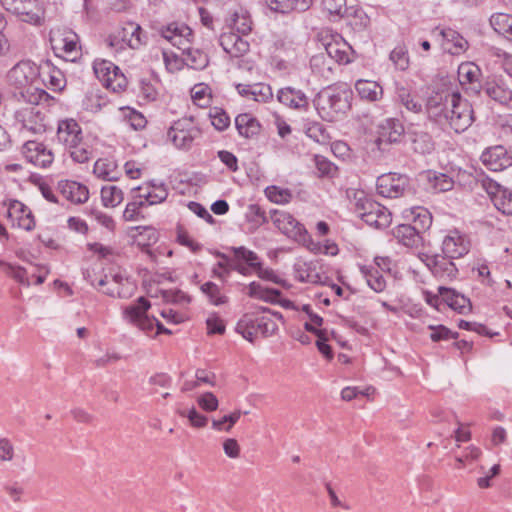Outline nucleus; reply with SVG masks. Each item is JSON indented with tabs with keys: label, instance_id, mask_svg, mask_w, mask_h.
I'll return each instance as SVG.
<instances>
[{
	"label": "nucleus",
	"instance_id": "42",
	"mask_svg": "<svg viewBox=\"0 0 512 512\" xmlns=\"http://www.w3.org/2000/svg\"><path fill=\"white\" fill-rule=\"evenodd\" d=\"M93 69L97 78L107 86L111 81V71L115 69L114 63L107 60H97L93 64Z\"/></svg>",
	"mask_w": 512,
	"mask_h": 512
},
{
	"label": "nucleus",
	"instance_id": "46",
	"mask_svg": "<svg viewBox=\"0 0 512 512\" xmlns=\"http://www.w3.org/2000/svg\"><path fill=\"white\" fill-rule=\"evenodd\" d=\"M458 77L462 85L474 84L478 79V68L471 64H462L458 69Z\"/></svg>",
	"mask_w": 512,
	"mask_h": 512
},
{
	"label": "nucleus",
	"instance_id": "63",
	"mask_svg": "<svg viewBox=\"0 0 512 512\" xmlns=\"http://www.w3.org/2000/svg\"><path fill=\"white\" fill-rule=\"evenodd\" d=\"M321 4L330 15L341 16L345 11L346 0H322Z\"/></svg>",
	"mask_w": 512,
	"mask_h": 512
},
{
	"label": "nucleus",
	"instance_id": "55",
	"mask_svg": "<svg viewBox=\"0 0 512 512\" xmlns=\"http://www.w3.org/2000/svg\"><path fill=\"white\" fill-rule=\"evenodd\" d=\"M433 148L431 138L426 133L417 134L413 139V150L419 154L429 153Z\"/></svg>",
	"mask_w": 512,
	"mask_h": 512
},
{
	"label": "nucleus",
	"instance_id": "4",
	"mask_svg": "<svg viewBox=\"0 0 512 512\" xmlns=\"http://www.w3.org/2000/svg\"><path fill=\"white\" fill-rule=\"evenodd\" d=\"M356 212L369 226L384 229L391 224V212L380 203L367 197H360L356 202Z\"/></svg>",
	"mask_w": 512,
	"mask_h": 512
},
{
	"label": "nucleus",
	"instance_id": "59",
	"mask_svg": "<svg viewBox=\"0 0 512 512\" xmlns=\"http://www.w3.org/2000/svg\"><path fill=\"white\" fill-rule=\"evenodd\" d=\"M272 96V90L269 85L263 83L253 84L252 99L254 101L267 102Z\"/></svg>",
	"mask_w": 512,
	"mask_h": 512
},
{
	"label": "nucleus",
	"instance_id": "52",
	"mask_svg": "<svg viewBox=\"0 0 512 512\" xmlns=\"http://www.w3.org/2000/svg\"><path fill=\"white\" fill-rule=\"evenodd\" d=\"M314 161L320 177H332L337 171V167L323 156L316 155Z\"/></svg>",
	"mask_w": 512,
	"mask_h": 512
},
{
	"label": "nucleus",
	"instance_id": "11",
	"mask_svg": "<svg viewBox=\"0 0 512 512\" xmlns=\"http://www.w3.org/2000/svg\"><path fill=\"white\" fill-rule=\"evenodd\" d=\"M22 153L28 162L41 168L50 166L54 159L53 153L44 144L31 140L23 145Z\"/></svg>",
	"mask_w": 512,
	"mask_h": 512
},
{
	"label": "nucleus",
	"instance_id": "2",
	"mask_svg": "<svg viewBox=\"0 0 512 512\" xmlns=\"http://www.w3.org/2000/svg\"><path fill=\"white\" fill-rule=\"evenodd\" d=\"M47 96L44 90H40L37 94H31L24 101L25 106L15 111L14 117L21 131L31 134H42L46 131V114L43 108L39 107L40 100Z\"/></svg>",
	"mask_w": 512,
	"mask_h": 512
},
{
	"label": "nucleus",
	"instance_id": "60",
	"mask_svg": "<svg viewBox=\"0 0 512 512\" xmlns=\"http://www.w3.org/2000/svg\"><path fill=\"white\" fill-rule=\"evenodd\" d=\"M429 328L433 331L430 335V338L434 341L446 340L449 338H458V332H452L450 329L443 325L439 326H429Z\"/></svg>",
	"mask_w": 512,
	"mask_h": 512
},
{
	"label": "nucleus",
	"instance_id": "45",
	"mask_svg": "<svg viewBox=\"0 0 512 512\" xmlns=\"http://www.w3.org/2000/svg\"><path fill=\"white\" fill-rule=\"evenodd\" d=\"M162 298L167 303L185 305L191 302V297L181 290H162Z\"/></svg>",
	"mask_w": 512,
	"mask_h": 512
},
{
	"label": "nucleus",
	"instance_id": "57",
	"mask_svg": "<svg viewBox=\"0 0 512 512\" xmlns=\"http://www.w3.org/2000/svg\"><path fill=\"white\" fill-rule=\"evenodd\" d=\"M257 330H259L263 337H269L275 334L278 330L277 324L269 317L256 318Z\"/></svg>",
	"mask_w": 512,
	"mask_h": 512
},
{
	"label": "nucleus",
	"instance_id": "61",
	"mask_svg": "<svg viewBox=\"0 0 512 512\" xmlns=\"http://www.w3.org/2000/svg\"><path fill=\"white\" fill-rule=\"evenodd\" d=\"M197 403L203 410L207 412L217 410L219 404L217 397L211 392H206L199 396Z\"/></svg>",
	"mask_w": 512,
	"mask_h": 512
},
{
	"label": "nucleus",
	"instance_id": "44",
	"mask_svg": "<svg viewBox=\"0 0 512 512\" xmlns=\"http://www.w3.org/2000/svg\"><path fill=\"white\" fill-rule=\"evenodd\" d=\"M320 99L325 101L328 107L335 112L343 111L346 107V101L342 98L340 93L324 91L320 95Z\"/></svg>",
	"mask_w": 512,
	"mask_h": 512
},
{
	"label": "nucleus",
	"instance_id": "12",
	"mask_svg": "<svg viewBox=\"0 0 512 512\" xmlns=\"http://www.w3.org/2000/svg\"><path fill=\"white\" fill-rule=\"evenodd\" d=\"M57 140L65 147H74L82 140V130L74 119L61 120L57 128Z\"/></svg>",
	"mask_w": 512,
	"mask_h": 512
},
{
	"label": "nucleus",
	"instance_id": "31",
	"mask_svg": "<svg viewBox=\"0 0 512 512\" xmlns=\"http://www.w3.org/2000/svg\"><path fill=\"white\" fill-rule=\"evenodd\" d=\"M194 381H185L182 386V391L187 392L194 390L200 386L201 383L208 384L210 386H215V374L209 373L206 370L198 369L195 373Z\"/></svg>",
	"mask_w": 512,
	"mask_h": 512
},
{
	"label": "nucleus",
	"instance_id": "32",
	"mask_svg": "<svg viewBox=\"0 0 512 512\" xmlns=\"http://www.w3.org/2000/svg\"><path fill=\"white\" fill-rule=\"evenodd\" d=\"M411 214L413 215V225L421 234L430 228L432 224L431 213L423 208L417 207L412 209Z\"/></svg>",
	"mask_w": 512,
	"mask_h": 512
},
{
	"label": "nucleus",
	"instance_id": "29",
	"mask_svg": "<svg viewBox=\"0 0 512 512\" xmlns=\"http://www.w3.org/2000/svg\"><path fill=\"white\" fill-rule=\"evenodd\" d=\"M30 5V1H20V3L14 7L13 12L17 15H21L23 17V21L37 23L42 18L43 10L39 6H36L35 9H32L29 7Z\"/></svg>",
	"mask_w": 512,
	"mask_h": 512
},
{
	"label": "nucleus",
	"instance_id": "58",
	"mask_svg": "<svg viewBox=\"0 0 512 512\" xmlns=\"http://www.w3.org/2000/svg\"><path fill=\"white\" fill-rule=\"evenodd\" d=\"M1 265H4L7 268V273L13 277L17 282L22 285L29 286L30 281L27 276V272L23 267L14 266L12 264L0 262Z\"/></svg>",
	"mask_w": 512,
	"mask_h": 512
},
{
	"label": "nucleus",
	"instance_id": "28",
	"mask_svg": "<svg viewBox=\"0 0 512 512\" xmlns=\"http://www.w3.org/2000/svg\"><path fill=\"white\" fill-rule=\"evenodd\" d=\"M396 98L408 111L413 113H420L422 111L421 102L412 95L408 88L404 86H397Z\"/></svg>",
	"mask_w": 512,
	"mask_h": 512
},
{
	"label": "nucleus",
	"instance_id": "8",
	"mask_svg": "<svg viewBox=\"0 0 512 512\" xmlns=\"http://www.w3.org/2000/svg\"><path fill=\"white\" fill-rule=\"evenodd\" d=\"M408 186V178L393 173L383 174L377 178L378 194L387 198H398L404 194Z\"/></svg>",
	"mask_w": 512,
	"mask_h": 512
},
{
	"label": "nucleus",
	"instance_id": "13",
	"mask_svg": "<svg viewBox=\"0 0 512 512\" xmlns=\"http://www.w3.org/2000/svg\"><path fill=\"white\" fill-rule=\"evenodd\" d=\"M483 164L491 171H501L512 164L503 146L488 148L481 156Z\"/></svg>",
	"mask_w": 512,
	"mask_h": 512
},
{
	"label": "nucleus",
	"instance_id": "24",
	"mask_svg": "<svg viewBox=\"0 0 512 512\" xmlns=\"http://www.w3.org/2000/svg\"><path fill=\"white\" fill-rule=\"evenodd\" d=\"M248 295L252 298H257L265 302L275 304L277 298L281 295V291L272 288H265L258 282H251L248 286Z\"/></svg>",
	"mask_w": 512,
	"mask_h": 512
},
{
	"label": "nucleus",
	"instance_id": "19",
	"mask_svg": "<svg viewBox=\"0 0 512 512\" xmlns=\"http://www.w3.org/2000/svg\"><path fill=\"white\" fill-rule=\"evenodd\" d=\"M440 34L444 39V49L450 54L457 55L467 49L468 41L455 30L451 28L442 29Z\"/></svg>",
	"mask_w": 512,
	"mask_h": 512
},
{
	"label": "nucleus",
	"instance_id": "34",
	"mask_svg": "<svg viewBox=\"0 0 512 512\" xmlns=\"http://www.w3.org/2000/svg\"><path fill=\"white\" fill-rule=\"evenodd\" d=\"M101 199L106 207H115L123 201V192L117 186H104L101 189Z\"/></svg>",
	"mask_w": 512,
	"mask_h": 512
},
{
	"label": "nucleus",
	"instance_id": "20",
	"mask_svg": "<svg viewBox=\"0 0 512 512\" xmlns=\"http://www.w3.org/2000/svg\"><path fill=\"white\" fill-rule=\"evenodd\" d=\"M235 125L239 134L246 138H251L260 132L259 122L249 114L238 115Z\"/></svg>",
	"mask_w": 512,
	"mask_h": 512
},
{
	"label": "nucleus",
	"instance_id": "10",
	"mask_svg": "<svg viewBox=\"0 0 512 512\" xmlns=\"http://www.w3.org/2000/svg\"><path fill=\"white\" fill-rule=\"evenodd\" d=\"M150 308L149 301L144 297H139L137 304L125 308L124 318L137 325L141 330L149 332L155 325V319H150L146 312Z\"/></svg>",
	"mask_w": 512,
	"mask_h": 512
},
{
	"label": "nucleus",
	"instance_id": "38",
	"mask_svg": "<svg viewBox=\"0 0 512 512\" xmlns=\"http://www.w3.org/2000/svg\"><path fill=\"white\" fill-rule=\"evenodd\" d=\"M13 210L19 211L22 213V215L19 217V222H18L19 227H21L27 231L32 230L34 228V226H35L34 218L32 217L30 211H28L26 213V209L22 203L15 201L13 204H11L9 211H8L9 216L12 215Z\"/></svg>",
	"mask_w": 512,
	"mask_h": 512
},
{
	"label": "nucleus",
	"instance_id": "40",
	"mask_svg": "<svg viewBox=\"0 0 512 512\" xmlns=\"http://www.w3.org/2000/svg\"><path fill=\"white\" fill-rule=\"evenodd\" d=\"M268 199L276 204H287L292 199V192L287 188L269 186L265 190Z\"/></svg>",
	"mask_w": 512,
	"mask_h": 512
},
{
	"label": "nucleus",
	"instance_id": "62",
	"mask_svg": "<svg viewBox=\"0 0 512 512\" xmlns=\"http://www.w3.org/2000/svg\"><path fill=\"white\" fill-rule=\"evenodd\" d=\"M247 218L258 227L267 222L265 211L257 204H251L248 207Z\"/></svg>",
	"mask_w": 512,
	"mask_h": 512
},
{
	"label": "nucleus",
	"instance_id": "5",
	"mask_svg": "<svg viewBox=\"0 0 512 512\" xmlns=\"http://www.w3.org/2000/svg\"><path fill=\"white\" fill-rule=\"evenodd\" d=\"M38 69L29 61H21L17 63L7 75L8 81L11 85L21 89L19 96L23 101H26L31 94H37L41 89L34 88L32 92V84L36 80Z\"/></svg>",
	"mask_w": 512,
	"mask_h": 512
},
{
	"label": "nucleus",
	"instance_id": "48",
	"mask_svg": "<svg viewBox=\"0 0 512 512\" xmlns=\"http://www.w3.org/2000/svg\"><path fill=\"white\" fill-rule=\"evenodd\" d=\"M235 257L237 259L244 260L250 267L257 269L260 266V262H257L258 256L255 252L246 249L245 247H232Z\"/></svg>",
	"mask_w": 512,
	"mask_h": 512
},
{
	"label": "nucleus",
	"instance_id": "15",
	"mask_svg": "<svg viewBox=\"0 0 512 512\" xmlns=\"http://www.w3.org/2000/svg\"><path fill=\"white\" fill-rule=\"evenodd\" d=\"M61 194L75 204L85 203L89 198L88 188L76 181L62 180L58 184Z\"/></svg>",
	"mask_w": 512,
	"mask_h": 512
},
{
	"label": "nucleus",
	"instance_id": "25",
	"mask_svg": "<svg viewBox=\"0 0 512 512\" xmlns=\"http://www.w3.org/2000/svg\"><path fill=\"white\" fill-rule=\"evenodd\" d=\"M183 61L192 69L201 70L208 65V56L199 49L183 48Z\"/></svg>",
	"mask_w": 512,
	"mask_h": 512
},
{
	"label": "nucleus",
	"instance_id": "7",
	"mask_svg": "<svg viewBox=\"0 0 512 512\" xmlns=\"http://www.w3.org/2000/svg\"><path fill=\"white\" fill-rule=\"evenodd\" d=\"M199 130L191 120L183 119L175 122L168 131V138L179 149H189Z\"/></svg>",
	"mask_w": 512,
	"mask_h": 512
},
{
	"label": "nucleus",
	"instance_id": "39",
	"mask_svg": "<svg viewBox=\"0 0 512 512\" xmlns=\"http://www.w3.org/2000/svg\"><path fill=\"white\" fill-rule=\"evenodd\" d=\"M427 178L432 187L438 192H446L453 188V180L446 174L428 172Z\"/></svg>",
	"mask_w": 512,
	"mask_h": 512
},
{
	"label": "nucleus",
	"instance_id": "51",
	"mask_svg": "<svg viewBox=\"0 0 512 512\" xmlns=\"http://www.w3.org/2000/svg\"><path fill=\"white\" fill-rule=\"evenodd\" d=\"M212 125L219 131L225 130L230 124V118L227 113L220 108H213L210 111Z\"/></svg>",
	"mask_w": 512,
	"mask_h": 512
},
{
	"label": "nucleus",
	"instance_id": "43",
	"mask_svg": "<svg viewBox=\"0 0 512 512\" xmlns=\"http://www.w3.org/2000/svg\"><path fill=\"white\" fill-rule=\"evenodd\" d=\"M512 16L505 13H496L490 17L492 28L499 34H505L511 28Z\"/></svg>",
	"mask_w": 512,
	"mask_h": 512
},
{
	"label": "nucleus",
	"instance_id": "36",
	"mask_svg": "<svg viewBox=\"0 0 512 512\" xmlns=\"http://www.w3.org/2000/svg\"><path fill=\"white\" fill-rule=\"evenodd\" d=\"M485 93L501 104H508L512 101V91L497 84H487Z\"/></svg>",
	"mask_w": 512,
	"mask_h": 512
},
{
	"label": "nucleus",
	"instance_id": "35",
	"mask_svg": "<svg viewBox=\"0 0 512 512\" xmlns=\"http://www.w3.org/2000/svg\"><path fill=\"white\" fill-rule=\"evenodd\" d=\"M251 19L243 12H234L231 15L229 25L237 31V34L247 35L251 31Z\"/></svg>",
	"mask_w": 512,
	"mask_h": 512
},
{
	"label": "nucleus",
	"instance_id": "6",
	"mask_svg": "<svg viewBox=\"0 0 512 512\" xmlns=\"http://www.w3.org/2000/svg\"><path fill=\"white\" fill-rule=\"evenodd\" d=\"M272 221L274 225L289 238L304 245L310 241V235L305 227L291 214L275 210L272 215Z\"/></svg>",
	"mask_w": 512,
	"mask_h": 512
},
{
	"label": "nucleus",
	"instance_id": "17",
	"mask_svg": "<svg viewBox=\"0 0 512 512\" xmlns=\"http://www.w3.org/2000/svg\"><path fill=\"white\" fill-rule=\"evenodd\" d=\"M431 271L437 278L445 281L456 278L458 269L450 258L434 256L431 260Z\"/></svg>",
	"mask_w": 512,
	"mask_h": 512
},
{
	"label": "nucleus",
	"instance_id": "41",
	"mask_svg": "<svg viewBox=\"0 0 512 512\" xmlns=\"http://www.w3.org/2000/svg\"><path fill=\"white\" fill-rule=\"evenodd\" d=\"M159 32L163 38L171 42L178 36V34H191V29L185 24L172 22L166 26L161 27Z\"/></svg>",
	"mask_w": 512,
	"mask_h": 512
},
{
	"label": "nucleus",
	"instance_id": "21",
	"mask_svg": "<svg viewBox=\"0 0 512 512\" xmlns=\"http://www.w3.org/2000/svg\"><path fill=\"white\" fill-rule=\"evenodd\" d=\"M323 46L327 55L337 63H348L350 61L344 42L334 38L325 39Z\"/></svg>",
	"mask_w": 512,
	"mask_h": 512
},
{
	"label": "nucleus",
	"instance_id": "56",
	"mask_svg": "<svg viewBox=\"0 0 512 512\" xmlns=\"http://www.w3.org/2000/svg\"><path fill=\"white\" fill-rule=\"evenodd\" d=\"M124 118L134 130H141L147 124L146 118L140 112L133 109H127L124 113Z\"/></svg>",
	"mask_w": 512,
	"mask_h": 512
},
{
	"label": "nucleus",
	"instance_id": "37",
	"mask_svg": "<svg viewBox=\"0 0 512 512\" xmlns=\"http://www.w3.org/2000/svg\"><path fill=\"white\" fill-rule=\"evenodd\" d=\"M247 413L248 412H244V414ZM242 414L243 412L241 410H235L231 414L225 415L219 420H212V428L218 431L230 432Z\"/></svg>",
	"mask_w": 512,
	"mask_h": 512
},
{
	"label": "nucleus",
	"instance_id": "53",
	"mask_svg": "<svg viewBox=\"0 0 512 512\" xmlns=\"http://www.w3.org/2000/svg\"><path fill=\"white\" fill-rule=\"evenodd\" d=\"M70 152V156L75 162L85 163L91 157V151L88 149V146L82 141L79 144H76L74 147H67Z\"/></svg>",
	"mask_w": 512,
	"mask_h": 512
},
{
	"label": "nucleus",
	"instance_id": "16",
	"mask_svg": "<svg viewBox=\"0 0 512 512\" xmlns=\"http://www.w3.org/2000/svg\"><path fill=\"white\" fill-rule=\"evenodd\" d=\"M394 237L408 248H418L422 242V234L410 224H401L394 228Z\"/></svg>",
	"mask_w": 512,
	"mask_h": 512
},
{
	"label": "nucleus",
	"instance_id": "14",
	"mask_svg": "<svg viewBox=\"0 0 512 512\" xmlns=\"http://www.w3.org/2000/svg\"><path fill=\"white\" fill-rule=\"evenodd\" d=\"M442 251L445 257L457 259L468 253L469 245L458 231H453L444 238Z\"/></svg>",
	"mask_w": 512,
	"mask_h": 512
},
{
	"label": "nucleus",
	"instance_id": "23",
	"mask_svg": "<svg viewBox=\"0 0 512 512\" xmlns=\"http://www.w3.org/2000/svg\"><path fill=\"white\" fill-rule=\"evenodd\" d=\"M355 89L362 99L376 101L382 95V87L375 81L358 80Z\"/></svg>",
	"mask_w": 512,
	"mask_h": 512
},
{
	"label": "nucleus",
	"instance_id": "30",
	"mask_svg": "<svg viewBox=\"0 0 512 512\" xmlns=\"http://www.w3.org/2000/svg\"><path fill=\"white\" fill-rule=\"evenodd\" d=\"M305 134L319 144H327L331 139L325 126L319 122L308 123L305 128Z\"/></svg>",
	"mask_w": 512,
	"mask_h": 512
},
{
	"label": "nucleus",
	"instance_id": "47",
	"mask_svg": "<svg viewBox=\"0 0 512 512\" xmlns=\"http://www.w3.org/2000/svg\"><path fill=\"white\" fill-rule=\"evenodd\" d=\"M201 291L207 295L214 305H221L227 302L225 296L220 295L219 287L213 282H206L201 286Z\"/></svg>",
	"mask_w": 512,
	"mask_h": 512
},
{
	"label": "nucleus",
	"instance_id": "26",
	"mask_svg": "<svg viewBox=\"0 0 512 512\" xmlns=\"http://www.w3.org/2000/svg\"><path fill=\"white\" fill-rule=\"evenodd\" d=\"M117 164L111 159H98L94 164V174L103 180L115 181L118 179L117 176Z\"/></svg>",
	"mask_w": 512,
	"mask_h": 512
},
{
	"label": "nucleus",
	"instance_id": "3",
	"mask_svg": "<svg viewBox=\"0 0 512 512\" xmlns=\"http://www.w3.org/2000/svg\"><path fill=\"white\" fill-rule=\"evenodd\" d=\"M50 43L56 55L74 62L80 55L79 37L69 28H54L50 31Z\"/></svg>",
	"mask_w": 512,
	"mask_h": 512
},
{
	"label": "nucleus",
	"instance_id": "27",
	"mask_svg": "<svg viewBox=\"0 0 512 512\" xmlns=\"http://www.w3.org/2000/svg\"><path fill=\"white\" fill-rule=\"evenodd\" d=\"M153 190H146L143 193H139L135 198H144L146 205H154L161 203L166 200L168 196V190L163 183L156 184L154 181L150 182Z\"/></svg>",
	"mask_w": 512,
	"mask_h": 512
},
{
	"label": "nucleus",
	"instance_id": "22",
	"mask_svg": "<svg viewBox=\"0 0 512 512\" xmlns=\"http://www.w3.org/2000/svg\"><path fill=\"white\" fill-rule=\"evenodd\" d=\"M492 200L498 210L503 214H512V191L500 185H496L495 191L491 192Z\"/></svg>",
	"mask_w": 512,
	"mask_h": 512
},
{
	"label": "nucleus",
	"instance_id": "54",
	"mask_svg": "<svg viewBox=\"0 0 512 512\" xmlns=\"http://www.w3.org/2000/svg\"><path fill=\"white\" fill-rule=\"evenodd\" d=\"M179 415L188 418L190 424L195 428H203L208 422V418L200 414L194 407L188 411H179Z\"/></svg>",
	"mask_w": 512,
	"mask_h": 512
},
{
	"label": "nucleus",
	"instance_id": "33",
	"mask_svg": "<svg viewBox=\"0 0 512 512\" xmlns=\"http://www.w3.org/2000/svg\"><path fill=\"white\" fill-rule=\"evenodd\" d=\"M404 133V127L398 120L389 119L386 121V126L383 127L381 137L385 138L390 143H396Z\"/></svg>",
	"mask_w": 512,
	"mask_h": 512
},
{
	"label": "nucleus",
	"instance_id": "1",
	"mask_svg": "<svg viewBox=\"0 0 512 512\" xmlns=\"http://www.w3.org/2000/svg\"><path fill=\"white\" fill-rule=\"evenodd\" d=\"M425 109L431 121L456 133L464 132L474 120L470 103L459 92L449 89L433 92L426 100Z\"/></svg>",
	"mask_w": 512,
	"mask_h": 512
},
{
	"label": "nucleus",
	"instance_id": "9",
	"mask_svg": "<svg viewBox=\"0 0 512 512\" xmlns=\"http://www.w3.org/2000/svg\"><path fill=\"white\" fill-rule=\"evenodd\" d=\"M142 44V29L140 25L129 22L116 34L109 37L111 47L124 48V45L137 49Z\"/></svg>",
	"mask_w": 512,
	"mask_h": 512
},
{
	"label": "nucleus",
	"instance_id": "64",
	"mask_svg": "<svg viewBox=\"0 0 512 512\" xmlns=\"http://www.w3.org/2000/svg\"><path fill=\"white\" fill-rule=\"evenodd\" d=\"M48 82L51 89L55 91H60L64 88L66 80L64 74L60 70L53 68L49 72Z\"/></svg>",
	"mask_w": 512,
	"mask_h": 512
},
{
	"label": "nucleus",
	"instance_id": "18",
	"mask_svg": "<svg viewBox=\"0 0 512 512\" xmlns=\"http://www.w3.org/2000/svg\"><path fill=\"white\" fill-rule=\"evenodd\" d=\"M277 98L280 103L294 109L306 108L308 98L301 90L285 87L278 91Z\"/></svg>",
	"mask_w": 512,
	"mask_h": 512
},
{
	"label": "nucleus",
	"instance_id": "49",
	"mask_svg": "<svg viewBox=\"0 0 512 512\" xmlns=\"http://www.w3.org/2000/svg\"><path fill=\"white\" fill-rule=\"evenodd\" d=\"M136 291V285L133 281H125L121 285H117V290H106L105 293L110 297H118L122 299H128L134 295Z\"/></svg>",
	"mask_w": 512,
	"mask_h": 512
},
{
	"label": "nucleus",
	"instance_id": "50",
	"mask_svg": "<svg viewBox=\"0 0 512 512\" xmlns=\"http://www.w3.org/2000/svg\"><path fill=\"white\" fill-rule=\"evenodd\" d=\"M390 60L399 70H406L409 66L407 50L403 46H398L392 50Z\"/></svg>",
	"mask_w": 512,
	"mask_h": 512
}]
</instances>
